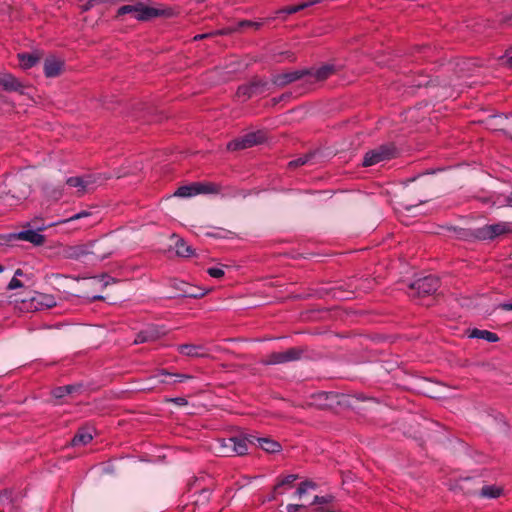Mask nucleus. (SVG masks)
Instances as JSON below:
<instances>
[{"mask_svg": "<svg viewBox=\"0 0 512 512\" xmlns=\"http://www.w3.org/2000/svg\"><path fill=\"white\" fill-rule=\"evenodd\" d=\"M457 239L464 241H492L495 238L504 235L510 231L509 224L499 222L488 224L477 228H462L457 226L447 227Z\"/></svg>", "mask_w": 512, "mask_h": 512, "instance_id": "obj_1", "label": "nucleus"}, {"mask_svg": "<svg viewBox=\"0 0 512 512\" xmlns=\"http://www.w3.org/2000/svg\"><path fill=\"white\" fill-rule=\"evenodd\" d=\"M131 14L133 18L138 21H148L153 18L162 16H171V11L167 9H159L147 6L142 2H137L134 5H123L117 10V17Z\"/></svg>", "mask_w": 512, "mask_h": 512, "instance_id": "obj_2", "label": "nucleus"}, {"mask_svg": "<svg viewBox=\"0 0 512 512\" xmlns=\"http://www.w3.org/2000/svg\"><path fill=\"white\" fill-rule=\"evenodd\" d=\"M194 377L184 373H171L166 369H159L156 374L151 375L146 379L147 385L144 386L143 390H153L158 385H174L177 383H183L187 380L193 379Z\"/></svg>", "mask_w": 512, "mask_h": 512, "instance_id": "obj_3", "label": "nucleus"}, {"mask_svg": "<svg viewBox=\"0 0 512 512\" xmlns=\"http://www.w3.org/2000/svg\"><path fill=\"white\" fill-rule=\"evenodd\" d=\"M440 287V279L434 275L418 278L410 283L408 295L412 298H421L434 294Z\"/></svg>", "mask_w": 512, "mask_h": 512, "instance_id": "obj_4", "label": "nucleus"}, {"mask_svg": "<svg viewBox=\"0 0 512 512\" xmlns=\"http://www.w3.org/2000/svg\"><path fill=\"white\" fill-rule=\"evenodd\" d=\"M248 440V435L219 439L218 452L224 457L245 455L248 450Z\"/></svg>", "mask_w": 512, "mask_h": 512, "instance_id": "obj_5", "label": "nucleus"}, {"mask_svg": "<svg viewBox=\"0 0 512 512\" xmlns=\"http://www.w3.org/2000/svg\"><path fill=\"white\" fill-rule=\"evenodd\" d=\"M397 149L393 144H383L365 153L362 161L364 167H370L380 162L393 159Z\"/></svg>", "mask_w": 512, "mask_h": 512, "instance_id": "obj_6", "label": "nucleus"}, {"mask_svg": "<svg viewBox=\"0 0 512 512\" xmlns=\"http://www.w3.org/2000/svg\"><path fill=\"white\" fill-rule=\"evenodd\" d=\"M305 349L301 347H292L282 352H272L261 363L265 366L284 364L288 362L299 361Z\"/></svg>", "mask_w": 512, "mask_h": 512, "instance_id": "obj_7", "label": "nucleus"}, {"mask_svg": "<svg viewBox=\"0 0 512 512\" xmlns=\"http://www.w3.org/2000/svg\"><path fill=\"white\" fill-rule=\"evenodd\" d=\"M269 87V82L263 78L254 77L248 83L240 85L236 95L246 101L254 96L263 94Z\"/></svg>", "mask_w": 512, "mask_h": 512, "instance_id": "obj_8", "label": "nucleus"}, {"mask_svg": "<svg viewBox=\"0 0 512 512\" xmlns=\"http://www.w3.org/2000/svg\"><path fill=\"white\" fill-rule=\"evenodd\" d=\"M266 135L263 131L258 130L249 132L240 138L230 141L227 145L228 150L236 151L253 147L257 144H261L265 141Z\"/></svg>", "mask_w": 512, "mask_h": 512, "instance_id": "obj_9", "label": "nucleus"}, {"mask_svg": "<svg viewBox=\"0 0 512 512\" xmlns=\"http://www.w3.org/2000/svg\"><path fill=\"white\" fill-rule=\"evenodd\" d=\"M166 334L163 326L148 325L144 329L140 330L133 341L134 344H143L147 342H153L161 338Z\"/></svg>", "mask_w": 512, "mask_h": 512, "instance_id": "obj_10", "label": "nucleus"}, {"mask_svg": "<svg viewBox=\"0 0 512 512\" xmlns=\"http://www.w3.org/2000/svg\"><path fill=\"white\" fill-rule=\"evenodd\" d=\"M0 87L6 92H17L20 95H25L28 86L11 73H5L0 76Z\"/></svg>", "mask_w": 512, "mask_h": 512, "instance_id": "obj_11", "label": "nucleus"}, {"mask_svg": "<svg viewBox=\"0 0 512 512\" xmlns=\"http://www.w3.org/2000/svg\"><path fill=\"white\" fill-rule=\"evenodd\" d=\"M309 73L306 74L305 83L312 85L316 82H321L328 79L335 72L333 64H325L319 68L306 69Z\"/></svg>", "mask_w": 512, "mask_h": 512, "instance_id": "obj_12", "label": "nucleus"}, {"mask_svg": "<svg viewBox=\"0 0 512 512\" xmlns=\"http://www.w3.org/2000/svg\"><path fill=\"white\" fill-rule=\"evenodd\" d=\"M309 72L304 69L294 70L285 73H279L272 76L271 81L274 85L278 87H284L292 82L297 80H305L306 74Z\"/></svg>", "mask_w": 512, "mask_h": 512, "instance_id": "obj_13", "label": "nucleus"}, {"mask_svg": "<svg viewBox=\"0 0 512 512\" xmlns=\"http://www.w3.org/2000/svg\"><path fill=\"white\" fill-rule=\"evenodd\" d=\"M248 437V444L256 445L267 453L274 454L282 450L281 444L269 437H258L252 434H249Z\"/></svg>", "mask_w": 512, "mask_h": 512, "instance_id": "obj_14", "label": "nucleus"}, {"mask_svg": "<svg viewBox=\"0 0 512 512\" xmlns=\"http://www.w3.org/2000/svg\"><path fill=\"white\" fill-rule=\"evenodd\" d=\"M44 227H38L37 230L28 229L22 230L17 233L10 234V239H18L32 243L33 245L40 246L45 242V236L38 231L43 230Z\"/></svg>", "mask_w": 512, "mask_h": 512, "instance_id": "obj_15", "label": "nucleus"}, {"mask_svg": "<svg viewBox=\"0 0 512 512\" xmlns=\"http://www.w3.org/2000/svg\"><path fill=\"white\" fill-rule=\"evenodd\" d=\"M177 351L184 356L192 358H206L209 356V349L202 344H179Z\"/></svg>", "mask_w": 512, "mask_h": 512, "instance_id": "obj_16", "label": "nucleus"}, {"mask_svg": "<svg viewBox=\"0 0 512 512\" xmlns=\"http://www.w3.org/2000/svg\"><path fill=\"white\" fill-rule=\"evenodd\" d=\"M63 67L64 62L60 59L54 56L47 57L43 66L44 74L48 78L57 77L61 74Z\"/></svg>", "mask_w": 512, "mask_h": 512, "instance_id": "obj_17", "label": "nucleus"}, {"mask_svg": "<svg viewBox=\"0 0 512 512\" xmlns=\"http://www.w3.org/2000/svg\"><path fill=\"white\" fill-rule=\"evenodd\" d=\"M469 338L472 339H483L486 340L489 343H495L499 341V336L491 331L488 330H480L477 328L472 329L469 332Z\"/></svg>", "mask_w": 512, "mask_h": 512, "instance_id": "obj_18", "label": "nucleus"}, {"mask_svg": "<svg viewBox=\"0 0 512 512\" xmlns=\"http://www.w3.org/2000/svg\"><path fill=\"white\" fill-rule=\"evenodd\" d=\"M92 439L93 435L87 428H80L71 439V445L73 447L86 445L90 443Z\"/></svg>", "mask_w": 512, "mask_h": 512, "instance_id": "obj_19", "label": "nucleus"}, {"mask_svg": "<svg viewBox=\"0 0 512 512\" xmlns=\"http://www.w3.org/2000/svg\"><path fill=\"white\" fill-rule=\"evenodd\" d=\"M503 494V488L497 485H485L478 492V496L487 499H496Z\"/></svg>", "mask_w": 512, "mask_h": 512, "instance_id": "obj_20", "label": "nucleus"}, {"mask_svg": "<svg viewBox=\"0 0 512 512\" xmlns=\"http://www.w3.org/2000/svg\"><path fill=\"white\" fill-rule=\"evenodd\" d=\"M18 60L23 69H30L40 61L37 53H19Z\"/></svg>", "mask_w": 512, "mask_h": 512, "instance_id": "obj_21", "label": "nucleus"}, {"mask_svg": "<svg viewBox=\"0 0 512 512\" xmlns=\"http://www.w3.org/2000/svg\"><path fill=\"white\" fill-rule=\"evenodd\" d=\"M32 302L37 303L34 306L36 309L51 308L56 305L54 297L46 294H38L32 299Z\"/></svg>", "mask_w": 512, "mask_h": 512, "instance_id": "obj_22", "label": "nucleus"}, {"mask_svg": "<svg viewBox=\"0 0 512 512\" xmlns=\"http://www.w3.org/2000/svg\"><path fill=\"white\" fill-rule=\"evenodd\" d=\"M199 191L200 190L196 188V183L194 182L189 185H183L177 188V190L174 192V196L188 198L198 195Z\"/></svg>", "mask_w": 512, "mask_h": 512, "instance_id": "obj_23", "label": "nucleus"}, {"mask_svg": "<svg viewBox=\"0 0 512 512\" xmlns=\"http://www.w3.org/2000/svg\"><path fill=\"white\" fill-rule=\"evenodd\" d=\"M176 254L180 257H191L194 255V249L188 245L184 239H179L175 243Z\"/></svg>", "mask_w": 512, "mask_h": 512, "instance_id": "obj_24", "label": "nucleus"}, {"mask_svg": "<svg viewBox=\"0 0 512 512\" xmlns=\"http://www.w3.org/2000/svg\"><path fill=\"white\" fill-rule=\"evenodd\" d=\"M315 3H316V1H308V2L301 3L299 5L287 6L282 9H279L276 13L278 15H280V14L291 15V14L297 13L307 7H310V6L314 5Z\"/></svg>", "mask_w": 512, "mask_h": 512, "instance_id": "obj_25", "label": "nucleus"}, {"mask_svg": "<svg viewBox=\"0 0 512 512\" xmlns=\"http://www.w3.org/2000/svg\"><path fill=\"white\" fill-rule=\"evenodd\" d=\"M79 389V386H76V385H64V386H59V387H56L53 391H52V395L55 397V398H63L65 397L66 395H69L75 391H78Z\"/></svg>", "mask_w": 512, "mask_h": 512, "instance_id": "obj_26", "label": "nucleus"}, {"mask_svg": "<svg viewBox=\"0 0 512 512\" xmlns=\"http://www.w3.org/2000/svg\"><path fill=\"white\" fill-rule=\"evenodd\" d=\"M83 183L84 182L81 176L68 177L66 180V184L69 187L76 188L79 195H83L86 193Z\"/></svg>", "mask_w": 512, "mask_h": 512, "instance_id": "obj_27", "label": "nucleus"}, {"mask_svg": "<svg viewBox=\"0 0 512 512\" xmlns=\"http://www.w3.org/2000/svg\"><path fill=\"white\" fill-rule=\"evenodd\" d=\"M90 215H91V213L89 211L83 210V211H80V212H78V213L68 217L67 219H63V220H59V221H56L54 223H51L49 226H56V225L64 224V223H67V222H71V221H74V220H78V219H82V218L88 217Z\"/></svg>", "mask_w": 512, "mask_h": 512, "instance_id": "obj_28", "label": "nucleus"}, {"mask_svg": "<svg viewBox=\"0 0 512 512\" xmlns=\"http://www.w3.org/2000/svg\"><path fill=\"white\" fill-rule=\"evenodd\" d=\"M196 188L199 191V194H210V193H216L218 192V187L213 183H201V182H195Z\"/></svg>", "mask_w": 512, "mask_h": 512, "instance_id": "obj_29", "label": "nucleus"}, {"mask_svg": "<svg viewBox=\"0 0 512 512\" xmlns=\"http://www.w3.org/2000/svg\"><path fill=\"white\" fill-rule=\"evenodd\" d=\"M263 22H256L251 20H241L237 23V28L234 31H238L244 28H252L254 30H258L262 27Z\"/></svg>", "mask_w": 512, "mask_h": 512, "instance_id": "obj_30", "label": "nucleus"}, {"mask_svg": "<svg viewBox=\"0 0 512 512\" xmlns=\"http://www.w3.org/2000/svg\"><path fill=\"white\" fill-rule=\"evenodd\" d=\"M205 235L213 238L229 239L232 238L233 233L223 228H216L215 231L206 232Z\"/></svg>", "mask_w": 512, "mask_h": 512, "instance_id": "obj_31", "label": "nucleus"}, {"mask_svg": "<svg viewBox=\"0 0 512 512\" xmlns=\"http://www.w3.org/2000/svg\"><path fill=\"white\" fill-rule=\"evenodd\" d=\"M493 205H497L498 207H512V192L509 195H499L493 202Z\"/></svg>", "mask_w": 512, "mask_h": 512, "instance_id": "obj_32", "label": "nucleus"}, {"mask_svg": "<svg viewBox=\"0 0 512 512\" xmlns=\"http://www.w3.org/2000/svg\"><path fill=\"white\" fill-rule=\"evenodd\" d=\"M297 479V475L289 474L278 481V483L274 486V492H277L280 487L284 485H290Z\"/></svg>", "mask_w": 512, "mask_h": 512, "instance_id": "obj_33", "label": "nucleus"}, {"mask_svg": "<svg viewBox=\"0 0 512 512\" xmlns=\"http://www.w3.org/2000/svg\"><path fill=\"white\" fill-rule=\"evenodd\" d=\"M315 488H316L315 483H313L311 481H303L299 484V486L296 490V494L301 497L308 491V489H315Z\"/></svg>", "mask_w": 512, "mask_h": 512, "instance_id": "obj_34", "label": "nucleus"}, {"mask_svg": "<svg viewBox=\"0 0 512 512\" xmlns=\"http://www.w3.org/2000/svg\"><path fill=\"white\" fill-rule=\"evenodd\" d=\"M81 177L84 182L83 185H84V188L86 191L88 189L92 188L97 183V180L99 179L98 176L92 175V174L84 175Z\"/></svg>", "mask_w": 512, "mask_h": 512, "instance_id": "obj_35", "label": "nucleus"}, {"mask_svg": "<svg viewBox=\"0 0 512 512\" xmlns=\"http://www.w3.org/2000/svg\"><path fill=\"white\" fill-rule=\"evenodd\" d=\"M22 274H23V272L21 269L16 270L14 277L10 280V282L7 286V288L9 290H14V289L23 287V283L19 279L16 278V276L22 275Z\"/></svg>", "mask_w": 512, "mask_h": 512, "instance_id": "obj_36", "label": "nucleus"}, {"mask_svg": "<svg viewBox=\"0 0 512 512\" xmlns=\"http://www.w3.org/2000/svg\"><path fill=\"white\" fill-rule=\"evenodd\" d=\"M333 499H334V497L332 495H324V496L316 495L314 497L313 501L311 502V505H315V504H319V505L328 504V503L332 502Z\"/></svg>", "mask_w": 512, "mask_h": 512, "instance_id": "obj_37", "label": "nucleus"}, {"mask_svg": "<svg viewBox=\"0 0 512 512\" xmlns=\"http://www.w3.org/2000/svg\"><path fill=\"white\" fill-rule=\"evenodd\" d=\"M209 276L213 278H222L224 276V270L221 267H210L207 269Z\"/></svg>", "mask_w": 512, "mask_h": 512, "instance_id": "obj_38", "label": "nucleus"}, {"mask_svg": "<svg viewBox=\"0 0 512 512\" xmlns=\"http://www.w3.org/2000/svg\"><path fill=\"white\" fill-rule=\"evenodd\" d=\"M108 0H88L82 7V12H87L91 10L95 5L105 3Z\"/></svg>", "mask_w": 512, "mask_h": 512, "instance_id": "obj_39", "label": "nucleus"}, {"mask_svg": "<svg viewBox=\"0 0 512 512\" xmlns=\"http://www.w3.org/2000/svg\"><path fill=\"white\" fill-rule=\"evenodd\" d=\"M202 296H204L203 292L195 293V292H190V291H183V293L178 295V297H183V298H198V297H202Z\"/></svg>", "mask_w": 512, "mask_h": 512, "instance_id": "obj_40", "label": "nucleus"}, {"mask_svg": "<svg viewBox=\"0 0 512 512\" xmlns=\"http://www.w3.org/2000/svg\"><path fill=\"white\" fill-rule=\"evenodd\" d=\"M302 508H305V505H303V504H288L286 506V511L287 512H298Z\"/></svg>", "mask_w": 512, "mask_h": 512, "instance_id": "obj_41", "label": "nucleus"}, {"mask_svg": "<svg viewBox=\"0 0 512 512\" xmlns=\"http://www.w3.org/2000/svg\"><path fill=\"white\" fill-rule=\"evenodd\" d=\"M307 162V158L300 157L298 159L292 160L289 162L290 167H298L304 165Z\"/></svg>", "mask_w": 512, "mask_h": 512, "instance_id": "obj_42", "label": "nucleus"}, {"mask_svg": "<svg viewBox=\"0 0 512 512\" xmlns=\"http://www.w3.org/2000/svg\"><path fill=\"white\" fill-rule=\"evenodd\" d=\"M170 402H173L179 406H184V405H187L188 404V401L186 398L184 397H175V398H171L169 400Z\"/></svg>", "mask_w": 512, "mask_h": 512, "instance_id": "obj_43", "label": "nucleus"}, {"mask_svg": "<svg viewBox=\"0 0 512 512\" xmlns=\"http://www.w3.org/2000/svg\"><path fill=\"white\" fill-rule=\"evenodd\" d=\"M504 58L505 64L512 69V48L506 51Z\"/></svg>", "mask_w": 512, "mask_h": 512, "instance_id": "obj_44", "label": "nucleus"}, {"mask_svg": "<svg viewBox=\"0 0 512 512\" xmlns=\"http://www.w3.org/2000/svg\"><path fill=\"white\" fill-rule=\"evenodd\" d=\"M211 496V490L210 489H201L199 493V497L202 498L204 501H208Z\"/></svg>", "mask_w": 512, "mask_h": 512, "instance_id": "obj_45", "label": "nucleus"}, {"mask_svg": "<svg viewBox=\"0 0 512 512\" xmlns=\"http://www.w3.org/2000/svg\"><path fill=\"white\" fill-rule=\"evenodd\" d=\"M498 308L504 311L512 310V302H502L498 305Z\"/></svg>", "mask_w": 512, "mask_h": 512, "instance_id": "obj_46", "label": "nucleus"}, {"mask_svg": "<svg viewBox=\"0 0 512 512\" xmlns=\"http://www.w3.org/2000/svg\"><path fill=\"white\" fill-rule=\"evenodd\" d=\"M10 500V493L7 492V491H4L2 493H0V505L2 503H4V501H9Z\"/></svg>", "mask_w": 512, "mask_h": 512, "instance_id": "obj_47", "label": "nucleus"}, {"mask_svg": "<svg viewBox=\"0 0 512 512\" xmlns=\"http://www.w3.org/2000/svg\"><path fill=\"white\" fill-rule=\"evenodd\" d=\"M330 395H332V393L321 392V393H318L317 395H315V397L318 399H322V398L328 399Z\"/></svg>", "mask_w": 512, "mask_h": 512, "instance_id": "obj_48", "label": "nucleus"}, {"mask_svg": "<svg viewBox=\"0 0 512 512\" xmlns=\"http://www.w3.org/2000/svg\"><path fill=\"white\" fill-rule=\"evenodd\" d=\"M102 278H103V279H104V278H107V279H108L107 281H105V285H108V284H109V283H111V282H113V283H114V282H116V280H115L114 278H112V277H110V276H108V275H102Z\"/></svg>", "mask_w": 512, "mask_h": 512, "instance_id": "obj_49", "label": "nucleus"}, {"mask_svg": "<svg viewBox=\"0 0 512 512\" xmlns=\"http://www.w3.org/2000/svg\"><path fill=\"white\" fill-rule=\"evenodd\" d=\"M504 22L508 25H512V13L509 16L504 17Z\"/></svg>", "mask_w": 512, "mask_h": 512, "instance_id": "obj_50", "label": "nucleus"}, {"mask_svg": "<svg viewBox=\"0 0 512 512\" xmlns=\"http://www.w3.org/2000/svg\"><path fill=\"white\" fill-rule=\"evenodd\" d=\"M111 254H112V252H111V251H109V252H106V253H104V254H102V255L98 256V258H99L100 260H104V259L108 258Z\"/></svg>", "mask_w": 512, "mask_h": 512, "instance_id": "obj_51", "label": "nucleus"}, {"mask_svg": "<svg viewBox=\"0 0 512 512\" xmlns=\"http://www.w3.org/2000/svg\"><path fill=\"white\" fill-rule=\"evenodd\" d=\"M207 37V34H200V35H196L194 37L195 40H200V39H203V38H206Z\"/></svg>", "mask_w": 512, "mask_h": 512, "instance_id": "obj_52", "label": "nucleus"}, {"mask_svg": "<svg viewBox=\"0 0 512 512\" xmlns=\"http://www.w3.org/2000/svg\"><path fill=\"white\" fill-rule=\"evenodd\" d=\"M102 299H104V297H103V296H101V295H95V296H93V297H92V300H93V301H96V300H102Z\"/></svg>", "mask_w": 512, "mask_h": 512, "instance_id": "obj_53", "label": "nucleus"}, {"mask_svg": "<svg viewBox=\"0 0 512 512\" xmlns=\"http://www.w3.org/2000/svg\"><path fill=\"white\" fill-rule=\"evenodd\" d=\"M426 202H428V199H427V198H425V199H419L418 204H423V203H426Z\"/></svg>", "mask_w": 512, "mask_h": 512, "instance_id": "obj_54", "label": "nucleus"}, {"mask_svg": "<svg viewBox=\"0 0 512 512\" xmlns=\"http://www.w3.org/2000/svg\"><path fill=\"white\" fill-rule=\"evenodd\" d=\"M27 193H28V191H24V192L22 193V196H19L18 198H19V199H20V198H26Z\"/></svg>", "mask_w": 512, "mask_h": 512, "instance_id": "obj_55", "label": "nucleus"}, {"mask_svg": "<svg viewBox=\"0 0 512 512\" xmlns=\"http://www.w3.org/2000/svg\"><path fill=\"white\" fill-rule=\"evenodd\" d=\"M412 207H413V205H407V206H405V209L409 211Z\"/></svg>", "mask_w": 512, "mask_h": 512, "instance_id": "obj_56", "label": "nucleus"}, {"mask_svg": "<svg viewBox=\"0 0 512 512\" xmlns=\"http://www.w3.org/2000/svg\"><path fill=\"white\" fill-rule=\"evenodd\" d=\"M4 271V266L0 264V273Z\"/></svg>", "mask_w": 512, "mask_h": 512, "instance_id": "obj_57", "label": "nucleus"}, {"mask_svg": "<svg viewBox=\"0 0 512 512\" xmlns=\"http://www.w3.org/2000/svg\"><path fill=\"white\" fill-rule=\"evenodd\" d=\"M197 3H204L206 0H196Z\"/></svg>", "mask_w": 512, "mask_h": 512, "instance_id": "obj_58", "label": "nucleus"}, {"mask_svg": "<svg viewBox=\"0 0 512 512\" xmlns=\"http://www.w3.org/2000/svg\"><path fill=\"white\" fill-rule=\"evenodd\" d=\"M4 96L0 95V101H4Z\"/></svg>", "mask_w": 512, "mask_h": 512, "instance_id": "obj_59", "label": "nucleus"}]
</instances>
